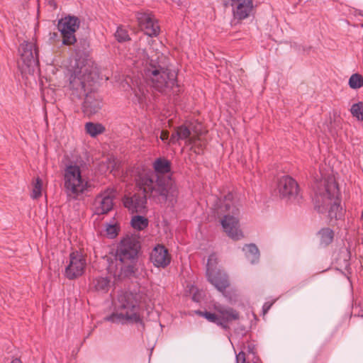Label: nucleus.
<instances>
[{"label": "nucleus", "instance_id": "e433bc0d", "mask_svg": "<svg viewBox=\"0 0 363 363\" xmlns=\"http://www.w3.org/2000/svg\"><path fill=\"white\" fill-rule=\"evenodd\" d=\"M139 92L140 94L135 91V95L138 97V103L143 104L146 100V96L144 92L140 91V89H139Z\"/></svg>", "mask_w": 363, "mask_h": 363}, {"label": "nucleus", "instance_id": "5701e85b", "mask_svg": "<svg viewBox=\"0 0 363 363\" xmlns=\"http://www.w3.org/2000/svg\"><path fill=\"white\" fill-rule=\"evenodd\" d=\"M318 235L320 238V244L322 246H327L330 244L334 238V232L331 228H321Z\"/></svg>", "mask_w": 363, "mask_h": 363}, {"label": "nucleus", "instance_id": "c756f323", "mask_svg": "<svg viewBox=\"0 0 363 363\" xmlns=\"http://www.w3.org/2000/svg\"><path fill=\"white\" fill-rule=\"evenodd\" d=\"M42 186H43V182L41 179L38 177L36 179V181L34 184L33 189V194L32 197L33 199H38L42 195Z\"/></svg>", "mask_w": 363, "mask_h": 363}, {"label": "nucleus", "instance_id": "9b49d317", "mask_svg": "<svg viewBox=\"0 0 363 363\" xmlns=\"http://www.w3.org/2000/svg\"><path fill=\"white\" fill-rule=\"evenodd\" d=\"M117 191L113 188H107L99 194L92 203V210L96 215H104L111 211L114 206Z\"/></svg>", "mask_w": 363, "mask_h": 363}, {"label": "nucleus", "instance_id": "a211bd4d", "mask_svg": "<svg viewBox=\"0 0 363 363\" xmlns=\"http://www.w3.org/2000/svg\"><path fill=\"white\" fill-rule=\"evenodd\" d=\"M235 19L240 21L250 16L253 10V0H230Z\"/></svg>", "mask_w": 363, "mask_h": 363}, {"label": "nucleus", "instance_id": "f3484780", "mask_svg": "<svg viewBox=\"0 0 363 363\" xmlns=\"http://www.w3.org/2000/svg\"><path fill=\"white\" fill-rule=\"evenodd\" d=\"M191 132L199 134L196 130V125L191 121H187L182 125L175 127L169 138L168 145H176L179 143V140H185L189 138Z\"/></svg>", "mask_w": 363, "mask_h": 363}, {"label": "nucleus", "instance_id": "a878e982", "mask_svg": "<svg viewBox=\"0 0 363 363\" xmlns=\"http://www.w3.org/2000/svg\"><path fill=\"white\" fill-rule=\"evenodd\" d=\"M149 223L148 219L140 215L133 216L130 220V227H147Z\"/></svg>", "mask_w": 363, "mask_h": 363}, {"label": "nucleus", "instance_id": "4c0bfd02", "mask_svg": "<svg viewBox=\"0 0 363 363\" xmlns=\"http://www.w3.org/2000/svg\"><path fill=\"white\" fill-rule=\"evenodd\" d=\"M342 216V211H339V212H333V215L328 214V216L331 218V220L333 218H335V220L340 219Z\"/></svg>", "mask_w": 363, "mask_h": 363}, {"label": "nucleus", "instance_id": "423d86ee", "mask_svg": "<svg viewBox=\"0 0 363 363\" xmlns=\"http://www.w3.org/2000/svg\"><path fill=\"white\" fill-rule=\"evenodd\" d=\"M140 250V237L135 234L127 235L117 245L116 259L130 267L137 262Z\"/></svg>", "mask_w": 363, "mask_h": 363}, {"label": "nucleus", "instance_id": "f03ea898", "mask_svg": "<svg viewBox=\"0 0 363 363\" xmlns=\"http://www.w3.org/2000/svg\"><path fill=\"white\" fill-rule=\"evenodd\" d=\"M145 73L151 86L155 91L163 94H169L171 92L175 95L180 94L181 88L177 82V72L169 69L159 57L156 60H150Z\"/></svg>", "mask_w": 363, "mask_h": 363}, {"label": "nucleus", "instance_id": "7c9ffc66", "mask_svg": "<svg viewBox=\"0 0 363 363\" xmlns=\"http://www.w3.org/2000/svg\"><path fill=\"white\" fill-rule=\"evenodd\" d=\"M121 228H104L100 231V234L106 236L109 239L115 238L119 233Z\"/></svg>", "mask_w": 363, "mask_h": 363}, {"label": "nucleus", "instance_id": "dca6fc26", "mask_svg": "<svg viewBox=\"0 0 363 363\" xmlns=\"http://www.w3.org/2000/svg\"><path fill=\"white\" fill-rule=\"evenodd\" d=\"M150 260L155 267L164 269L169 265L172 257L164 245L157 244L150 252Z\"/></svg>", "mask_w": 363, "mask_h": 363}, {"label": "nucleus", "instance_id": "bb28decb", "mask_svg": "<svg viewBox=\"0 0 363 363\" xmlns=\"http://www.w3.org/2000/svg\"><path fill=\"white\" fill-rule=\"evenodd\" d=\"M349 85L350 88L357 89L363 86V77L358 74H353L349 79Z\"/></svg>", "mask_w": 363, "mask_h": 363}, {"label": "nucleus", "instance_id": "1a4fd4ad", "mask_svg": "<svg viewBox=\"0 0 363 363\" xmlns=\"http://www.w3.org/2000/svg\"><path fill=\"white\" fill-rule=\"evenodd\" d=\"M21 60L23 62L22 69L28 73L34 72L39 66L38 48L32 42L23 41L18 48Z\"/></svg>", "mask_w": 363, "mask_h": 363}, {"label": "nucleus", "instance_id": "58836bf2", "mask_svg": "<svg viewBox=\"0 0 363 363\" xmlns=\"http://www.w3.org/2000/svg\"><path fill=\"white\" fill-rule=\"evenodd\" d=\"M255 348L253 345H249L247 346V351L248 354H252L253 356H255Z\"/></svg>", "mask_w": 363, "mask_h": 363}, {"label": "nucleus", "instance_id": "37998d69", "mask_svg": "<svg viewBox=\"0 0 363 363\" xmlns=\"http://www.w3.org/2000/svg\"><path fill=\"white\" fill-rule=\"evenodd\" d=\"M52 1V0L49 1V4L51 5Z\"/></svg>", "mask_w": 363, "mask_h": 363}, {"label": "nucleus", "instance_id": "ddd939ff", "mask_svg": "<svg viewBox=\"0 0 363 363\" xmlns=\"http://www.w3.org/2000/svg\"><path fill=\"white\" fill-rule=\"evenodd\" d=\"M138 26L144 33L150 37H157L160 33V26L155 15L150 11H138L135 13Z\"/></svg>", "mask_w": 363, "mask_h": 363}, {"label": "nucleus", "instance_id": "39448f33", "mask_svg": "<svg viewBox=\"0 0 363 363\" xmlns=\"http://www.w3.org/2000/svg\"><path fill=\"white\" fill-rule=\"evenodd\" d=\"M213 213L221 227H238L240 222V209L235 205L234 194L229 191L223 196H216L212 207Z\"/></svg>", "mask_w": 363, "mask_h": 363}, {"label": "nucleus", "instance_id": "b1692460", "mask_svg": "<svg viewBox=\"0 0 363 363\" xmlns=\"http://www.w3.org/2000/svg\"><path fill=\"white\" fill-rule=\"evenodd\" d=\"M86 131L91 137H96L105 131V127L101 123L92 122L86 123L85 125Z\"/></svg>", "mask_w": 363, "mask_h": 363}, {"label": "nucleus", "instance_id": "f257e3e1", "mask_svg": "<svg viewBox=\"0 0 363 363\" xmlns=\"http://www.w3.org/2000/svg\"><path fill=\"white\" fill-rule=\"evenodd\" d=\"M137 190L125 195L123 204L131 213H145L147 211V197L160 203L173 207L177 202L179 190L170 177L156 176L152 172H139L135 178Z\"/></svg>", "mask_w": 363, "mask_h": 363}, {"label": "nucleus", "instance_id": "ea45409f", "mask_svg": "<svg viewBox=\"0 0 363 363\" xmlns=\"http://www.w3.org/2000/svg\"><path fill=\"white\" fill-rule=\"evenodd\" d=\"M103 227H108V228H111V227H119V225L116 223H107L106 222L105 223H103L102 224Z\"/></svg>", "mask_w": 363, "mask_h": 363}, {"label": "nucleus", "instance_id": "6e6552de", "mask_svg": "<svg viewBox=\"0 0 363 363\" xmlns=\"http://www.w3.org/2000/svg\"><path fill=\"white\" fill-rule=\"evenodd\" d=\"M214 310L216 313L208 311H197V314L205 318L208 321L220 326L224 330L229 329L228 323L233 320H238L239 313L230 307L220 304H215Z\"/></svg>", "mask_w": 363, "mask_h": 363}, {"label": "nucleus", "instance_id": "473e14b6", "mask_svg": "<svg viewBox=\"0 0 363 363\" xmlns=\"http://www.w3.org/2000/svg\"><path fill=\"white\" fill-rule=\"evenodd\" d=\"M190 150L196 155H201L203 153V147L201 144L193 145L191 147Z\"/></svg>", "mask_w": 363, "mask_h": 363}, {"label": "nucleus", "instance_id": "6ab92c4d", "mask_svg": "<svg viewBox=\"0 0 363 363\" xmlns=\"http://www.w3.org/2000/svg\"><path fill=\"white\" fill-rule=\"evenodd\" d=\"M208 281L213 285L218 291L223 293L229 286L228 276L220 270H214L213 272L208 268L206 272Z\"/></svg>", "mask_w": 363, "mask_h": 363}, {"label": "nucleus", "instance_id": "cd10ccee", "mask_svg": "<svg viewBox=\"0 0 363 363\" xmlns=\"http://www.w3.org/2000/svg\"><path fill=\"white\" fill-rule=\"evenodd\" d=\"M350 112L359 121H363V102L354 104L350 108Z\"/></svg>", "mask_w": 363, "mask_h": 363}, {"label": "nucleus", "instance_id": "c9c22d12", "mask_svg": "<svg viewBox=\"0 0 363 363\" xmlns=\"http://www.w3.org/2000/svg\"><path fill=\"white\" fill-rule=\"evenodd\" d=\"M169 133L167 130H162L160 133V138L162 141L167 143L168 144V141L169 140Z\"/></svg>", "mask_w": 363, "mask_h": 363}, {"label": "nucleus", "instance_id": "a19ab883", "mask_svg": "<svg viewBox=\"0 0 363 363\" xmlns=\"http://www.w3.org/2000/svg\"><path fill=\"white\" fill-rule=\"evenodd\" d=\"M272 303H265L263 306V312L264 313H267V311L269 310V308H271Z\"/></svg>", "mask_w": 363, "mask_h": 363}, {"label": "nucleus", "instance_id": "0eeeda50", "mask_svg": "<svg viewBox=\"0 0 363 363\" xmlns=\"http://www.w3.org/2000/svg\"><path fill=\"white\" fill-rule=\"evenodd\" d=\"M64 186L68 196L77 198L90 186L81 173L80 167L76 164L67 165L64 173Z\"/></svg>", "mask_w": 363, "mask_h": 363}, {"label": "nucleus", "instance_id": "79ce46f5", "mask_svg": "<svg viewBox=\"0 0 363 363\" xmlns=\"http://www.w3.org/2000/svg\"><path fill=\"white\" fill-rule=\"evenodd\" d=\"M11 363H22V362L21 361V359L16 358L13 360H12Z\"/></svg>", "mask_w": 363, "mask_h": 363}, {"label": "nucleus", "instance_id": "2f4dec72", "mask_svg": "<svg viewBox=\"0 0 363 363\" xmlns=\"http://www.w3.org/2000/svg\"><path fill=\"white\" fill-rule=\"evenodd\" d=\"M217 257L215 254H211L208 259L207 264H206V272L208 271V268L211 269V272L216 270V264H217Z\"/></svg>", "mask_w": 363, "mask_h": 363}, {"label": "nucleus", "instance_id": "7ed1b4c3", "mask_svg": "<svg viewBox=\"0 0 363 363\" xmlns=\"http://www.w3.org/2000/svg\"><path fill=\"white\" fill-rule=\"evenodd\" d=\"M140 299L139 294L132 292H121L118 296L116 303V311L106 319L115 322L142 323L140 316Z\"/></svg>", "mask_w": 363, "mask_h": 363}, {"label": "nucleus", "instance_id": "c03bdc74", "mask_svg": "<svg viewBox=\"0 0 363 363\" xmlns=\"http://www.w3.org/2000/svg\"><path fill=\"white\" fill-rule=\"evenodd\" d=\"M362 16H363V11H361L359 13Z\"/></svg>", "mask_w": 363, "mask_h": 363}, {"label": "nucleus", "instance_id": "4be33fe9", "mask_svg": "<svg viewBox=\"0 0 363 363\" xmlns=\"http://www.w3.org/2000/svg\"><path fill=\"white\" fill-rule=\"evenodd\" d=\"M242 250L250 263L255 264L259 261V251L255 244L245 245Z\"/></svg>", "mask_w": 363, "mask_h": 363}, {"label": "nucleus", "instance_id": "412c9836", "mask_svg": "<svg viewBox=\"0 0 363 363\" xmlns=\"http://www.w3.org/2000/svg\"><path fill=\"white\" fill-rule=\"evenodd\" d=\"M110 287V279L108 277H98L93 279L90 284L91 290L99 293H107Z\"/></svg>", "mask_w": 363, "mask_h": 363}, {"label": "nucleus", "instance_id": "c85d7f7f", "mask_svg": "<svg viewBox=\"0 0 363 363\" xmlns=\"http://www.w3.org/2000/svg\"><path fill=\"white\" fill-rule=\"evenodd\" d=\"M225 234L233 240H239L244 237L240 228H223Z\"/></svg>", "mask_w": 363, "mask_h": 363}, {"label": "nucleus", "instance_id": "4468645a", "mask_svg": "<svg viewBox=\"0 0 363 363\" xmlns=\"http://www.w3.org/2000/svg\"><path fill=\"white\" fill-rule=\"evenodd\" d=\"M86 266L84 255L81 252L74 251L69 254V262L65 267V275L69 279L79 277L84 274Z\"/></svg>", "mask_w": 363, "mask_h": 363}, {"label": "nucleus", "instance_id": "aec40b11", "mask_svg": "<svg viewBox=\"0 0 363 363\" xmlns=\"http://www.w3.org/2000/svg\"><path fill=\"white\" fill-rule=\"evenodd\" d=\"M152 167L154 171L150 170L149 172H152L156 176L166 177L164 174L171 172L172 163L167 158L160 157L154 161L152 163ZM169 177L172 178L171 176ZM172 179L173 180V179Z\"/></svg>", "mask_w": 363, "mask_h": 363}, {"label": "nucleus", "instance_id": "9d476101", "mask_svg": "<svg viewBox=\"0 0 363 363\" xmlns=\"http://www.w3.org/2000/svg\"><path fill=\"white\" fill-rule=\"evenodd\" d=\"M79 26L80 20L75 16L68 15L59 20L57 28L61 33L63 45H72L77 42L74 33Z\"/></svg>", "mask_w": 363, "mask_h": 363}, {"label": "nucleus", "instance_id": "72a5a7b5", "mask_svg": "<svg viewBox=\"0 0 363 363\" xmlns=\"http://www.w3.org/2000/svg\"><path fill=\"white\" fill-rule=\"evenodd\" d=\"M196 135H193V136H191V135L189 138L186 139L185 140L186 145H191V146L196 145V140L199 139V134H196Z\"/></svg>", "mask_w": 363, "mask_h": 363}, {"label": "nucleus", "instance_id": "20e7f679", "mask_svg": "<svg viewBox=\"0 0 363 363\" xmlns=\"http://www.w3.org/2000/svg\"><path fill=\"white\" fill-rule=\"evenodd\" d=\"M71 90V99L77 103L84 99L82 104V110L84 115L91 116L101 108L102 99L95 91L86 92V83L80 76L72 74L69 79Z\"/></svg>", "mask_w": 363, "mask_h": 363}, {"label": "nucleus", "instance_id": "f704fd0d", "mask_svg": "<svg viewBox=\"0 0 363 363\" xmlns=\"http://www.w3.org/2000/svg\"><path fill=\"white\" fill-rule=\"evenodd\" d=\"M352 313L354 316L363 318V310L360 308L359 306L355 305L353 306Z\"/></svg>", "mask_w": 363, "mask_h": 363}, {"label": "nucleus", "instance_id": "2eb2a0df", "mask_svg": "<svg viewBox=\"0 0 363 363\" xmlns=\"http://www.w3.org/2000/svg\"><path fill=\"white\" fill-rule=\"evenodd\" d=\"M325 195L330 200H334L333 203L330 204L328 211L329 215H333V212L342 211L340 206V192L338 184L334 178H328L325 182Z\"/></svg>", "mask_w": 363, "mask_h": 363}, {"label": "nucleus", "instance_id": "393cba45", "mask_svg": "<svg viewBox=\"0 0 363 363\" xmlns=\"http://www.w3.org/2000/svg\"><path fill=\"white\" fill-rule=\"evenodd\" d=\"M114 35L118 43H125L131 40L128 30L123 26H118Z\"/></svg>", "mask_w": 363, "mask_h": 363}, {"label": "nucleus", "instance_id": "f8f14e48", "mask_svg": "<svg viewBox=\"0 0 363 363\" xmlns=\"http://www.w3.org/2000/svg\"><path fill=\"white\" fill-rule=\"evenodd\" d=\"M277 189L279 196L283 199L299 202V186L296 181L290 176H283L279 179Z\"/></svg>", "mask_w": 363, "mask_h": 363}]
</instances>
